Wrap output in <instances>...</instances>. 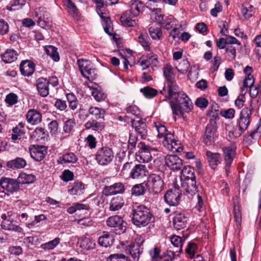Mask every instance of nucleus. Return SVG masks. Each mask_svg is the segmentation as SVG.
<instances>
[{
	"mask_svg": "<svg viewBox=\"0 0 261 261\" xmlns=\"http://www.w3.org/2000/svg\"><path fill=\"white\" fill-rule=\"evenodd\" d=\"M25 4V0H12L7 6L6 9L10 11H16L22 9Z\"/></svg>",
	"mask_w": 261,
	"mask_h": 261,
	"instance_id": "nucleus-40",
	"label": "nucleus"
},
{
	"mask_svg": "<svg viewBox=\"0 0 261 261\" xmlns=\"http://www.w3.org/2000/svg\"><path fill=\"white\" fill-rule=\"evenodd\" d=\"M218 114H212L210 123L207 125L205 134L203 136V142L206 146L211 145L215 142L217 129L216 121L218 120Z\"/></svg>",
	"mask_w": 261,
	"mask_h": 261,
	"instance_id": "nucleus-5",
	"label": "nucleus"
},
{
	"mask_svg": "<svg viewBox=\"0 0 261 261\" xmlns=\"http://www.w3.org/2000/svg\"><path fill=\"white\" fill-rule=\"evenodd\" d=\"M168 99H171L170 106L174 115L180 116L185 113H189L193 107L192 102L190 98L184 93L179 92L178 90L169 97L168 92L164 94Z\"/></svg>",
	"mask_w": 261,
	"mask_h": 261,
	"instance_id": "nucleus-1",
	"label": "nucleus"
},
{
	"mask_svg": "<svg viewBox=\"0 0 261 261\" xmlns=\"http://www.w3.org/2000/svg\"><path fill=\"white\" fill-rule=\"evenodd\" d=\"M36 85L38 92L41 96L46 97L49 94V89L47 79L39 78L36 81Z\"/></svg>",
	"mask_w": 261,
	"mask_h": 261,
	"instance_id": "nucleus-26",
	"label": "nucleus"
},
{
	"mask_svg": "<svg viewBox=\"0 0 261 261\" xmlns=\"http://www.w3.org/2000/svg\"><path fill=\"white\" fill-rule=\"evenodd\" d=\"M181 193L179 188L174 187L169 190L164 195V200L170 206H176L180 202Z\"/></svg>",
	"mask_w": 261,
	"mask_h": 261,
	"instance_id": "nucleus-12",
	"label": "nucleus"
},
{
	"mask_svg": "<svg viewBox=\"0 0 261 261\" xmlns=\"http://www.w3.org/2000/svg\"><path fill=\"white\" fill-rule=\"evenodd\" d=\"M45 51L48 56L56 62L59 60L60 57L56 47L53 46H49L45 49Z\"/></svg>",
	"mask_w": 261,
	"mask_h": 261,
	"instance_id": "nucleus-50",
	"label": "nucleus"
},
{
	"mask_svg": "<svg viewBox=\"0 0 261 261\" xmlns=\"http://www.w3.org/2000/svg\"><path fill=\"white\" fill-rule=\"evenodd\" d=\"M107 261H129L127 257L121 253L111 254L107 258Z\"/></svg>",
	"mask_w": 261,
	"mask_h": 261,
	"instance_id": "nucleus-55",
	"label": "nucleus"
},
{
	"mask_svg": "<svg viewBox=\"0 0 261 261\" xmlns=\"http://www.w3.org/2000/svg\"><path fill=\"white\" fill-rule=\"evenodd\" d=\"M19 184H29L33 183L36 180L35 176L33 174H28L25 173H21L18 178Z\"/></svg>",
	"mask_w": 261,
	"mask_h": 261,
	"instance_id": "nucleus-37",
	"label": "nucleus"
},
{
	"mask_svg": "<svg viewBox=\"0 0 261 261\" xmlns=\"http://www.w3.org/2000/svg\"><path fill=\"white\" fill-rule=\"evenodd\" d=\"M86 129L92 128L93 130L100 132L105 127L104 122H97L96 120L89 121L85 124Z\"/></svg>",
	"mask_w": 261,
	"mask_h": 261,
	"instance_id": "nucleus-39",
	"label": "nucleus"
},
{
	"mask_svg": "<svg viewBox=\"0 0 261 261\" xmlns=\"http://www.w3.org/2000/svg\"><path fill=\"white\" fill-rule=\"evenodd\" d=\"M236 148L234 146H229L223 148L224 154V161L226 168H229L235 156Z\"/></svg>",
	"mask_w": 261,
	"mask_h": 261,
	"instance_id": "nucleus-24",
	"label": "nucleus"
},
{
	"mask_svg": "<svg viewBox=\"0 0 261 261\" xmlns=\"http://www.w3.org/2000/svg\"><path fill=\"white\" fill-rule=\"evenodd\" d=\"M136 17H133V15L128 11H126L121 16L120 21L123 26L132 27L137 24Z\"/></svg>",
	"mask_w": 261,
	"mask_h": 261,
	"instance_id": "nucleus-28",
	"label": "nucleus"
},
{
	"mask_svg": "<svg viewBox=\"0 0 261 261\" xmlns=\"http://www.w3.org/2000/svg\"><path fill=\"white\" fill-rule=\"evenodd\" d=\"M158 61L155 55L148 54L146 56H141L138 60L137 64L142 67V70L148 68L149 66H155Z\"/></svg>",
	"mask_w": 261,
	"mask_h": 261,
	"instance_id": "nucleus-20",
	"label": "nucleus"
},
{
	"mask_svg": "<svg viewBox=\"0 0 261 261\" xmlns=\"http://www.w3.org/2000/svg\"><path fill=\"white\" fill-rule=\"evenodd\" d=\"M252 110L253 108H252L247 107L242 110L239 121V130H236L232 132H230L229 134L231 133L235 138L241 136L243 132L248 128Z\"/></svg>",
	"mask_w": 261,
	"mask_h": 261,
	"instance_id": "nucleus-4",
	"label": "nucleus"
},
{
	"mask_svg": "<svg viewBox=\"0 0 261 261\" xmlns=\"http://www.w3.org/2000/svg\"><path fill=\"white\" fill-rule=\"evenodd\" d=\"M163 144L168 150L173 152H180L183 149L180 141L170 133L164 138Z\"/></svg>",
	"mask_w": 261,
	"mask_h": 261,
	"instance_id": "nucleus-11",
	"label": "nucleus"
},
{
	"mask_svg": "<svg viewBox=\"0 0 261 261\" xmlns=\"http://www.w3.org/2000/svg\"><path fill=\"white\" fill-rule=\"evenodd\" d=\"M98 244L102 247H107L113 243V238L108 232H104L98 240Z\"/></svg>",
	"mask_w": 261,
	"mask_h": 261,
	"instance_id": "nucleus-35",
	"label": "nucleus"
},
{
	"mask_svg": "<svg viewBox=\"0 0 261 261\" xmlns=\"http://www.w3.org/2000/svg\"><path fill=\"white\" fill-rule=\"evenodd\" d=\"M60 238L57 237L47 243L42 244L40 247L44 250H53L60 243Z\"/></svg>",
	"mask_w": 261,
	"mask_h": 261,
	"instance_id": "nucleus-47",
	"label": "nucleus"
},
{
	"mask_svg": "<svg viewBox=\"0 0 261 261\" xmlns=\"http://www.w3.org/2000/svg\"><path fill=\"white\" fill-rule=\"evenodd\" d=\"M145 174V167L143 165H136L131 170L130 177L133 179H137L143 177Z\"/></svg>",
	"mask_w": 261,
	"mask_h": 261,
	"instance_id": "nucleus-32",
	"label": "nucleus"
},
{
	"mask_svg": "<svg viewBox=\"0 0 261 261\" xmlns=\"http://www.w3.org/2000/svg\"><path fill=\"white\" fill-rule=\"evenodd\" d=\"M25 117L28 122L32 125H36L39 123L42 120L41 113L35 109L29 110Z\"/></svg>",
	"mask_w": 261,
	"mask_h": 261,
	"instance_id": "nucleus-27",
	"label": "nucleus"
},
{
	"mask_svg": "<svg viewBox=\"0 0 261 261\" xmlns=\"http://www.w3.org/2000/svg\"><path fill=\"white\" fill-rule=\"evenodd\" d=\"M5 101L9 105H14L18 101V96L14 93H10L6 96Z\"/></svg>",
	"mask_w": 261,
	"mask_h": 261,
	"instance_id": "nucleus-62",
	"label": "nucleus"
},
{
	"mask_svg": "<svg viewBox=\"0 0 261 261\" xmlns=\"http://www.w3.org/2000/svg\"><path fill=\"white\" fill-rule=\"evenodd\" d=\"M241 13L245 18L249 19L254 14V9L252 5L245 4L242 5Z\"/></svg>",
	"mask_w": 261,
	"mask_h": 261,
	"instance_id": "nucleus-43",
	"label": "nucleus"
},
{
	"mask_svg": "<svg viewBox=\"0 0 261 261\" xmlns=\"http://www.w3.org/2000/svg\"><path fill=\"white\" fill-rule=\"evenodd\" d=\"M149 33L153 39H159L162 35L161 30L159 28L150 27L149 28Z\"/></svg>",
	"mask_w": 261,
	"mask_h": 261,
	"instance_id": "nucleus-57",
	"label": "nucleus"
},
{
	"mask_svg": "<svg viewBox=\"0 0 261 261\" xmlns=\"http://www.w3.org/2000/svg\"><path fill=\"white\" fill-rule=\"evenodd\" d=\"M139 150L136 153V159L140 163H148L152 160V151L156 150L144 142H140L138 145Z\"/></svg>",
	"mask_w": 261,
	"mask_h": 261,
	"instance_id": "nucleus-8",
	"label": "nucleus"
},
{
	"mask_svg": "<svg viewBox=\"0 0 261 261\" xmlns=\"http://www.w3.org/2000/svg\"><path fill=\"white\" fill-rule=\"evenodd\" d=\"M45 136V129L42 127H37L32 133V137L36 140L44 139Z\"/></svg>",
	"mask_w": 261,
	"mask_h": 261,
	"instance_id": "nucleus-54",
	"label": "nucleus"
},
{
	"mask_svg": "<svg viewBox=\"0 0 261 261\" xmlns=\"http://www.w3.org/2000/svg\"><path fill=\"white\" fill-rule=\"evenodd\" d=\"M125 189L124 184L121 182H118L110 186H105L103 189L102 193L106 196L123 194L124 193Z\"/></svg>",
	"mask_w": 261,
	"mask_h": 261,
	"instance_id": "nucleus-15",
	"label": "nucleus"
},
{
	"mask_svg": "<svg viewBox=\"0 0 261 261\" xmlns=\"http://www.w3.org/2000/svg\"><path fill=\"white\" fill-rule=\"evenodd\" d=\"M233 213L237 227H239L241 226L242 222V213L239 205H234Z\"/></svg>",
	"mask_w": 261,
	"mask_h": 261,
	"instance_id": "nucleus-52",
	"label": "nucleus"
},
{
	"mask_svg": "<svg viewBox=\"0 0 261 261\" xmlns=\"http://www.w3.org/2000/svg\"><path fill=\"white\" fill-rule=\"evenodd\" d=\"M141 92L147 98H151L156 95L158 91L150 87H145L140 89Z\"/></svg>",
	"mask_w": 261,
	"mask_h": 261,
	"instance_id": "nucleus-49",
	"label": "nucleus"
},
{
	"mask_svg": "<svg viewBox=\"0 0 261 261\" xmlns=\"http://www.w3.org/2000/svg\"><path fill=\"white\" fill-rule=\"evenodd\" d=\"M36 15L38 17V24L42 28H48L51 25V20L49 14L44 8L40 7L36 10Z\"/></svg>",
	"mask_w": 261,
	"mask_h": 261,
	"instance_id": "nucleus-16",
	"label": "nucleus"
},
{
	"mask_svg": "<svg viewBox=\"0 0 261 261\" xmlns=\"http://www.w3.org/2000/svg\"><path fill=\"white\" fill-rule=\"evenodd\" d=\"M145 187L143 183L135 185L132 188V195L135 196H139L144 195L146 190Z\"/></svg>",
	"mask_w": 261,
	"mask_h": 261,
	"instance_id": "nucleus-45",
	"label": "nucleus"
},
{
	"mask_svg": "<svg viewBox=\"0 0 261 261\" xmlns=\"http://www.w3.org/2000/svg\"><path fill=\"white\" fill-rule=\"evenodd\" d=\"M150 39L147 34H141L138 37V41L146 50H149Z\"/></svg>",
	"mask_w": 261,
	"mask_h": 261,
	"instance_id": "nucleus-51",
	"label": "nucleus"
},
{
	"mask_svg": "<svg viewBox=\"0 0 261 261\" xmlns=\"http://www.w3.org/2000/svg\"><path fill=\"white\" fill-rule=\"evenodd\" d=\"M174 256V251L167 250L162 256L160 257L158 261H172Z\"/></svg>",
	"mask_w": 261,
	"mask_h": 261,
	"instance_id": "nucleus-59",
	"label": "nucleus"
},
{
	"mask_svg": "<svg viewBox=\"0 0 261 261\" xmlns=\"http://www.w3.org/2000/svg\"><path fill=\"white\" fill-rule=\"evenodd\" d=\"M19 68L21 74L25 76H30L34 72L35 64L31 60H23L21 62Z\"/></svg>",
	"mask_w": 261,
	"mask_h": 261,
	"instance_id": "nucleus-23",
	"label": "nucleus"
},
{
	"mask_svg": "<svg viewBox=\"0 0 261 261\" xmlns=\"http://www.w3.org/2000/svg\"><path fill=\"white\" fill-rule=\"evenodd\" d=\"M181 180L182 179H195L194 169L191 166H185L181 171Z\"/></svg>",
	"mask_w": 261,
	"mask_h": 261,
	"instance_id": "nucleus-36",
	"label": "nucleus"
},
{
	"mask_svg": "<svg viewBox=\"0 0 261 261\" xmlns=\"http://www.w3.org/2000/svg\"><path fill=\"white\" fill-rule=\"evenodd\" d=\"M78 158L76 155L72 152H68L64 154L60 157L58 162L59 164L63 163H75L77 161Z\"/></svg>",
	"mask_w": 261,
	"mask_h": 261,
	"instance_id": "nucleus-34",
	"label": "nucleus"
},
{
	"mask_svg": "<svg viewBox=\"0 0 261 261\" xmlns=\"http://www.w3.org/2000/svg\"><path fill=\"white\" fill-rule=\"evenodd\" d=\"M0 186L6 193H13L18 191L20 186L18 180L13 178L3 177L0 179Z\"/></svg>",
	"mask_w": 261,
	"mask_h": 261,
	"instance_id": "nucleus-13",
	"label": "nucleus"
},
{
	"mask_svg": "<svg viewBox=\"0 0 261 261\" xmlns=\"http://www.w3.org/2000/svg\"><path fill=\"white\" fill-rule=\"evenodd\" d=\"M26 165V161L24 159L19 157L11 160L7 163V166L13 169H22L24 168Z\"/></svg>",
	"mask_w": 261,
	"mask_h": 261,
	"instance_id": "nucleus-30",
	"label": "nucleus"
},
{
	"mask_svg": "<svg viewBox=\"0 0 261 261\" xmlns=\"http://www.w3.org/2000/svg\"><path fill=\"white\" fill-rule=\"evenodd\" d=\"M24 134L23 130L20 129L18 126H16L12 129V133L11 134V138L13 140L20 139L21 137Z\"/></svg>",
	"mask_w": 261,
	"mask_h": 261,
	"instance_id": "nucleus-60",
	"label": "nucleus"
},
{
	"mask_svg": "<svg viewBox=\"0 0 261 261\" xmlns=\"http://www.w3.org/2000/svg\"><path fill=\"white\" fill-rule=\"evenodd\" d=\"M190 64L187 60H181L176 66L177 70L181 74H185L188 70Z\"/></svg>",
	"mask_w": 261,
	"mask_h": 261,
	"instance_id": "nucleus-53",
	"label": "nucleus"
},
{
	"mask_svg": "<svg viewBox=\"0 0 261 261\" xmlns=\"http://www.w3.org/2000/svg\"><path fill=\"white\" fill-rule=\"evenodd\" d=\"M181 187L187 194L193 196L197 192V184L195 179H182Z\"/></svg>",
	"mask_w": 261,
	"mask_h": 261,
	"instance_id": "nucleus-22",
	"label": "nucleus"
},
{
	"mask_svg": "<svg viewBox=\"0 0 261 261\" xmlns=\"http://www.w3.org/2000/svg\"><path fill=\"white\" fill-rule=\"evenodd\" d=\"M75 125L73 119H70L66 121L64 123L63 130L65 133H69Z\"/></svg>",
	"mask_w": 261,
	"mask_h": 261,
	"instance_id": "nucleus-61",
	"label": "nucleus"
},
{
	"mask_svg": "<svg viewBox=\"0 0 261 261\" xmlns=\"http://www.w3.org/2000/svg\"><path fill=\"white\" fill-rule=\"evenodd\" d=\"M144 240L141 238L135 240L134 242L129 245L128 250L130 255L135 261H138L140 255L143 252L142 247Z\"/></svg>",
	"mask_w": 261,
	"mask_h": 261,
	"instance_id": "nucleus-14",
	"label": "nucleus"
},
{
	"mask_svg": "<svg viewBox=\"0 0 261 261\" xmlns=\"http://www.w3.org/2000/svg\"><path fill=\"white\" fill-rule=\"evenodd\" d=\"M100 17L103 21V26L105 31L110 36H112L113 33L112 31L113 29L111 28L112 22L109 17L101 16Z\"/></svg>",
	"mask_w": 261,
	"mask_h": 261,
	"instance_id": "nucleus-48",
	"label": "nucleus"
},
{
	"mask_svg": "<svg viewBox=\"0 0 261 261\" xmlns=\"http://www.w3.org/2000/svg\"><path fill=\"white\" fill-rule=\"evenodd\" d=\"M197 245L194 243H189L186 249V253L188 257L193 258L194 257L195 251L197 249Z\"/></svg>",
	"mask_w": 261,
	"mask_h": 261,
	"instance_id": "nucleus-58",
	"label": "nucleus"
},
{
	"mask_svg": "<svg viewBox=\"0 0 261 261\" xmlns=\"http://www.w3.org/2000/svg\"><path fill=\"white\" fill-rule=\"evenodd\" d=\"M92 95L97 101H102L107 97L106 94L102 91L98 89H94L92 92Z\"/></svg>",
	"mask_w": 261,
	"mask_h": 261,
	"instance_id": "nucleus-56",
	"label": "nucleus"
},
{
	"mask_svg": "<svg viewBox=\"0 0 261 261\" xmlns=\"http://www.w3.org/2000/svg\"><path fill=\"white\" fill-rule=\"evenodd\" d=\"M170 242L173 246L177 248L175 252L179 253L182 252L183 241L181 237L178 236H173L170 238Z\"/></svg>",
	"mask_w": 261,
	"mask_h": 261,
	"instance_id": "nucleus-46",
	"label": "nucleus"
},
{
	"mask_svg": "<svg viewBox=\"0 0 261 261\" xmlns=\"http://www.w3.org/2000/svg\"><path fill=\"white\" fill-rule=\"evenodd\" d=\"M1 226L2 228L5 230H11L15 232H20L21 228L19 226L13 224V222L10 220H5L2 221Z\"/></svg>",
	"mask_w": 261,
	"mask_h": 261,
	"instance_id": "nucleus-38",
	"label": "nucleus"
},
{
	"mask_svg": "<svg viewBox=\"0 0 261 261\" xmlns=\"http://www.w3.org/2000/svg\"><path fill=\"white\" fill-rule=\"evenodd\" d=\"M206 154L210 167L213 169H216L218 165L221 162L220 154L213 153L210 151H207Z\"/></svg>",
	"mask_w": 261,
	"mask_h": 261,
	"instance_id": "nucleus-29",
	"label": "nucleus"
},
{
	"mask_svg": "<svg viewBox=\"0 0 261 261\" xmlns=\"http://www.w3.org/2000/svg\"><path fill=\"white\" fill-rule=\"evenodd\" d=\"M188 218L182 212H176L173 218V227L176 230L185 228L187 224Z\"/></svg>",
	"mask_w": 261,
	"mask_h": 261,
	"instance_id": "nucleus-19",
	"label": "nucleus"
},
{
	"mask_svg": "<svg viewBox=\"0 0 261 261\" xmlns=\"http://www.w3.org/2000/svg\"><path fill=\"white\" fill-rule=\"evenodd\" d=\"M165 161L166 166L173 171L180 170L183 165L182 160L175 154L167 155Z\"/></svg>",
	"mask_w": 261,
	"mask_h": 261,
	"instance_id": "nucleus-18",
	"label": "nucleus"
},
{
	"mask_svg": "<svg viewBox=\"0 0 261 261\" xmlns=\"http://www.w3.org/2000/svg\"><path fill=\"white\" fill-rule=\"evenodd\" d=\"M106 223L109 227L114 228L116 231V233L118 234L123 233L126 229V223L122 217L117 215L109 217L106 220Z\"/></svg>",
	"mask_w": 261,
	"mask_h": 261,
	"instance_id": "nucleus-10",
	"label": "nucleus"
},
{
	"mask_svg": "<svg viewBox=\"0 0 261 261\" xmlns=\"http://www.w3.org/2000/svg\"><path fill=\"white\" fill-rule=\"evenodd\" d=\"M153 126L158 133V137L160 138L166 137L168 135V130L164 125L160 122H154Z\"/></svg>",
	"mask_w": 261,
	"mask_h": 261,
	"instance_id": "nucleus-42",
	"label": "nucleus"
},
{
	"mask_svg": "<svg viewBox=\"0 0 261 261\" xmlns=\"http://www.w3.org/2000/svg\"><path fill=\"white\" fill-rule=\"evenodd\" d=\"M124 201L122 197H114L111 200L109 204V209L111 211H116L122 207L124 205Z\"/></svg>",
	"mask_w": 261,
	"mask_h": 261,
	"instance_id": "nucleus-31",
	"label": "nucleus"
},
{
	"mask_svg": "<svg viewBox=\"0 0 261 261\" xmlns=\"http://www.w3.org/2000/svg\"><path fill=\"white\" fill-rule=\"evenodd\" d=\"M17 52L13 49H7L5 53L2 55V61L6 63H11L17 59Z\"/></svg>",
	"mask_w": 261,
	"mask_h": 261,
	"instance_id": "nucleus-33",
	"label": "nucleus"
},
{
	"mask_svg": "<svg viewBox=\"0 0 261 261\" xmlns=\"http://www.w3.org/2000/svg\"><path fill=\"white\" fill-rule=\"evenodd\" d=\"M31 156L36 161H41L47 154V149L45 146L32 145L29 147Z\"/></svg>",
	"mask_w": 261,
	"mask_h": 261,
	"instance_id": "nucleus-17",
	"label": "nucleus"
},
{
	"mask_svg": "<svg viewBox=\"0 0 261 261\" xmlns=\"http://www.w3.org/2000/svg\"><path fill=\"white\" fill-rule=\"evenodd\" d=\"M69 193L72 195H81L85 192V186L82 182H76L73 187L68 190Z\"/></svg>",
	"mask_w": 261,
	"mask_h": 261,
	"instance_id": "nucleus-41",
	"label": "nucleus"
},
{
	"mask_svg": "<svg viewBox=\"0 0 261 261\" xmlns=\"http://www.w3.org/2000/svg\"><path fill=\"white\" fill-rule=\"evenodd\" d=\"M114 158V152L108 147H102L98 149L95 159L97 163L102 166L110 164Z\"/></svg>",
	"mask_w": 261,
	"mask_h": 261,
	"instance_id": "nucleus-9",
	"label": "nucleus"
},
{
	"mask_svg": "<svg viewBox=\"0 0 261 261\" xmlns=\"http://www.w3.org/2000/svg\"><path fill=\"white\" fill-rule=\"evenodd\" d=\"M164 76L166 80L165 86L160 93L166 94L168 92L169 97H172L177 91L179 90V87L175 80V75L173 71V68L170 64H167L163 68Z\"/></svg>",
	"mask_w": 261,
	"mask_h": 261,
	"instance_id": "nucleus-3",
	"label": "nucleus"
},
{
	"mask_svg": "<svg viewBox=\"0 0 261 261\" xmlns=\"http://www.w3.org/2000/svg\"><path fill=\"white\" fill-rule=\"evenodd\" d=\"M125 109L127 113L131 114L138 117L140 115V110L135 105H129L126 107Z\"/></svg>",
	"mask_w": 261,
	"mask_h": 261,
	"instance_id": "nucleus-64",
	"label": "nucleus"
},
{
	"mask_svg": "<svg viewBox=\"0 0 261 261\" xmlns=\"http://www.w3.org/2000/svg\"><path fill=\"white\" fill-rule=\"evenodd\" d=\"M79 69L84 77L89 80H93L96 77V69L92 62L83 59L77 60Z\"/></svg>",
	"mask_w": 261,
	"mask_h": 261,
	"instance_id": "nucleus-7",
	"label": "nucleus"
},
{
	"mask_svg": "<svg viewBox=\"0 0 261 261\" xmlns=\"http://www.w3.org/2000/svg\"><path fill=\"white\" fill-rule=\"evenodd\" d=\"M130 10L128 12L133 17H137L141 12L145 11V5L139 0H130L129 3Z\"/></svg>",
	"mask_w": 261,
	"mask_h": 261,
	"instance_id": "nucleus-25",
	"label": "nucleus"
},
{
	"mask_svg": "<svg viewBox=\"0 0 261 261\" xmlns=\"http://www.w3.org/2000/svg\"><path fill=\"white\" fill-rule=\"evenodd\" d=\"M132 126L135 128L137 134L142 139H145L148 135V128L146 123L142 120H131Z\"/></svg>",
	"mask_w": 261,
	"mask_h": 261,
	"instance_id": "nucleus-21",
	"label": "nucleus"
},
{
	"mask_svg": "<svg viewBox=\"0 0 261 261\" xmlns=\"http://www.w3.org/2000/svg\"><path fill=\"white\" fill-rule=\"evenodd\" d=\"M152 215L146 206L140 205L134 207L133 210L132 221L138 227H144L151 221Z\"/></svg>",
	"mask_w": 261,
	"mask_h": 261,
	"instance_id": "nucleus-2",
	"label": "nucleus"
},
{
	"mask_svg": "<svg viewBox=\"0 0 261 261\" xmlns=\"http://www.w3.org/2000/svg\"><path fill=\"white\" fill-rule=\"evenodd\" d=\"M155 2L151 3V1H149L146 3L145 5V9L147 8L152 12H154L155 14H158L161 12V9L158 8L157 5L155 4Z\"/></svg>",
	"mask_w": 261,
	"mask_h": 261,
	"instance_id": "nucleus-63",
	"label": "nucleus"
},
{
	"mask_svg": "<svg viewBox=\"0 0 261 261\" xmlns=\"http://www.w3.org/2000/svg\"><path fill=\"white\" fill-rule=\"evenodd\" d=\"M145 186L150 193L157 194L163 189L164 181L160 175L156 174H151L147 177Z\"/></svg>",
	"mask_w": 261,
	"mask_h": 261,
	"instance_id": "nucleus-6",
	"label": "nucleus"
},
{
	"mask_svg": "<svg viewBox=\"0 0 261 261\" xmlns=\"http://www.w3.org/2000/svg\"><path fill=\"white\" fill-rule=\"evenodd\" d=\"M88 112L95 119H103L105 115V111L103 109L96 107H91L89 108Z\"/></svg>",
	"mask_w": 261,
	"mask_h": 261,
	"instance_id": "nucleus-44",
	"label": "nucleus"
}]
</instances>
